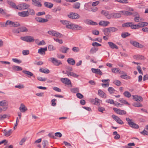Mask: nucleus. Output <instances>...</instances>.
<instances>
[{
	"instance_id": "obj_45",
	"label": "nucleus",
	"mask_w": 148,
	"mask_h": 148,
	"mask_svg": "<svg viewBox=\"0 0 148 148\" xmlns=\"http://www.w3.org/2000/svg\"><path fill=\"white\" fill-rule=\"evenodd\" d=\"M20 25V24L18 22H14L12 21L11 27H17Z\"/></svg>"
},
{
	"instance_id": "obj_35",
	"label": "nucleus",
	"mask_w": 148,
	"mask_h": 148,
	"mask_svg": "<svg viewBox=\"0 0 148 148\" xmlns=\"http://www.w3.org/2000/svg\"><path fill=\"white\" fill-rule=\"evenodd\" d=\"M138 23L140 26V28L146 26L148 25V23L147 22H142L140 23Z\"/></svg>"
},
{
	"instance_id": "obj_63",
	"label": "nucleus",
	"mask_w": 148,
	"mask_h": 148,
	"mask_svg": "<svg viewBox=\"0 0 148 148\" xmlns=\"http://www.w3.org/2000/svg\"><path fill=\"white\" fill-rule=\"evenodd\" d=\"M36 44L39 46L43 45L45 44V42L44 40H42L39 42H36Z\"/></svg>"
},
{
	"instance_id": "obj_54",
	"label": "nucleus",
	"mask_w": 148,
	"mask_h": 148,
	"mask_svg": "<svg viewBox=\"0 0 148 148\" xmlns=\"http://www.w3.org/2000/svg\"><path fill=\"white\" fill-rule=\"evenodd\" d=\"M119 101L122 103L129 105L130 104L125 100H124L123 99L121 98L119 99Z\"/></svg>"
},
{
	"instance_id": "obj_2",
	"label": "nucleus",
	"mask_w": 148,
	"mask_h": 148,
	"mask_svg": "<svg viewBox=\"0 0 148 148\" xmlns=\"http://www.w3.org/2000/svg\"><path fill=\"white\" fill-rule=\"evenodd\" d=\"M126 120L129 126L134 128H138V126L137 124L135 123L132 121V120L129 118H126Z\"/></svg>"
},
{
	"instance_id": "obj_13",
	"label": "nucleus",
	"mask_w": 148,
	"mask_h": 148,
	"mask_svg": "<svg viewBox=\"0 0 148 148\" xmlns=\"http://www.w3.org/2000/svg\"><path fill=\"white\" fill-rule=\"evenodd\" d=\"M35 20L38 22L41 23H46L48 20L46 19H45L40 17L35 18Z\"/></svg>"
},
{
	"instance_id": "obj_10",
	"label": "nucleus",
	"mask_w": 148,
	"mask_h": 148,
	"mask_svg": "<svg viewBox=\"0 0 148 148\" xmlns=\"http://www.w3.org/2000/svg\"><path fill=\"white\" fill-rule=\"evenodd\" d=\"M112 118L118 123L122 124L123 123L122 121L118 116L114 114L112 115Z\"/></svg>"
},
{
	"instance_id": "obj_58",
	"label": "nucleus",
	"mask_w": 148,
	"mask_h": 148,
	"mask_svg": "<svg viewBox=\"0 0 148 148\" xmlns=\"http://www.w3.org/2000/svg\"><path fill=\"white\" fill-rule=\"evenodd\" d=\"M71 91L73 93H75L77 92H79V90L78 88H75L71 89Z\"/></svg>"
},
{
	"instance_id": "obj_33",
	"label": "nucleus",
	"mask_w": 148,
	"mask_h": 148,
	"mask_svg": "<svg viewBox=\"0 0 148 148\" xmlns=\"http://www.w3.org/2000/svg\"><path fill=\"white\" fill-rule=\"evenodd\" d=\"M103 32L105 35L107 36L109 35V34L111 32L110 28L108 27L106 28L103 30Z\"/></svg>"
},
{
	"instance_id": "obj_32",
	"label": "nucleus",
	"mask_w": 148,
	"mask_h": 148,
	"mask_svg": "<svg viewBox=\"0 0 148 148\" xmlns=\"http://www.w3.org/2000/svg\"><path fill=\"white\" fill-rule=\"evenodd\" d=\"M12 68L15 71H21L22 70V68L18 66L13 65L12 66Z\"/></svg>"
},
{
	"instance_id": "obj_37",
	"label": "nucleus",
	"mask_w": 148,
	"mask_h": 148,
	"mask_svg": "<svg viewBox=\"0 0 148 148\" xmlns=\"http://www.w3.org/2000/svg\"><path fill=\"white\" fill-rule=\"evenodd\" d=\"M140 28L139 23L137 25H134L132 23V25H131V28L132 29H137Z\"/></svg>"
},
{
	"instance_id": "obj_46",
	"label": "nucleus",
	"mask_w": 148,
	"mask_h": 148,
	"mask_svg": "<svg viewBox=\"0 0 148 148\" xmlns=\"http://www.w3.org/2000/svg\"><path fill=\"white\" fill-rule=\"evenodd\" d=\"M108 90L110 94H112L114 93L115 91V90L112 87H109L108 88Z\"/></svg>"
},
{
	"instance_id": "obj_59",
	"label": "nucleus",
	"mask_w": 148,
	"mask_h": 148,
	"mask_svg": "<svg viewBox=\"0 0 148 148\" xmlns=\"http://www.w3.org/2000/svg\"><path fill=\"white\" fill-rule=\"evenodd\" d=\"M112 71L115 73H118L120 71V69L118 68H113L112 69Z\"/></svg>"
},
{
	"instance_id": "obj_53",
	"label": "nucleus",
	"mask_w": 148,
	"mask_h": 148,
	"mask_svg": "<svg viewBox=\"0 0 148 148\" xmlns=\"http://www.w3.org/2000/svg\"><path fill=\"white\" fill-rule=\"evenodd\" d=\"M110 32H116L118 30V29L117 28L112 27H110Z\"/></svg>"
},
{
	"instance_id": "obj_7",
	"label": "nucleus",
	"mask_w": 148,
	"mask_h": 148,
	"mask_svg": "<svg viewBox=\"0 0 148 148\" xmlns=\"http://www.w3.org/2000/svg\"><path fill=\"white\" fill-rule=\"evenodd\" d=\"M130 43L133 46L138 48H142L144 47V46L139 43L137 42L131 40L130 41Z\"/></svg>"
},
{
	"instance_id": "obj_22",
	"label": "nucleus",
	"mask_w": 148,
	"mask_h": 148,
	"mask_svg": "<svg viewBox=\"0 0 148 148\" xmlns=\"http://www.w3.org/2000/svg\"><path fill=\"white\" fill-rule=\"evenodd\" d=\"M108 44L109 47L112 49H118V47L115 44L112 42H108Z\"/></svg>"
},
{
	"instance_id": "obj_42",
	"label": "nucleus",
	"mask_w": 148,
	"mask_h": 148,
	"mask_svg": "<svg viewBox=\"0 0 148 148\" xmlns=\"http://www.w3.org/2000/svg\"><path fill=\"white\" fill-rule=\"evenodd\" d=\"M54 36H56L58 38H60L62 37L63 35L61 33L56 31L55 34V35H54Z\"/></svg>"
},
{
	"instance_id": "obj_41",
	"label": "nucleus",
	"mask_w": 148,
	"mask_h": 148,
	"mask_svg": "<svg viewBox=\"0 0 148 148\" xmlns=\"http://www.w3.org/2000/svg\"><path fill=\"white\" fill-rule=\"evenodd\" d=\"M120 77L121 78L124 79H130L131 78V77L129 76H128L126 74L123 75H121Z\"/></svg>"
},
{
	"instance_id": "obj_18",
	"label": "nucleus",
	"mask_w": 148,
	"mask_h": 148,
	"mask_svg": "<svg viewBox=\"0 0 148 148\" xmlns=\"http://www.w3.org/2000/svg\"><path fill=\"white\" fill-rule=\"evenodd\" d=\"M18 15L20 16L26 17L29 16L28 12L27 11H24L18 13Z\"/></svg>"
},
{
	"instance_id": "obj_27",
	"label": "nucleus",
	"mask_w": 148,
	"mask_h": 148,
	"mask_svg": "<svg viewBox=\"0 0 148 148\" xmlns=\"http://www.w3.org/2000/svg\"><path fill=\"white\" fill-rule=\"evenodd\" d=\"M23 72L24 74L27 75L29 77L34 76V74L30 71H27L23 70Z\"/></svg>"
},
{
	"instance_id": "obj_50",
	"label": "nucleus",
	"mask_w": 148,
	"mask_h": 148,
	"mask_svg": "<svg viewBox=\"0 0 148 148\" xmlns=\"http://www.w3.org/2000/svg\"><path fill=\"white\" fill-rule=\"evenodd\" d=\"M76 29L77 30H81L82 29V26L77 25H75L74 29Z\"/></svg>"
},
{
	"instance_id": "obj_30",
	"label": "nucleus",
	"mask_w": 148,
	"mask_h": 148,
	"mask_svg": "<svg viewBox=\"0 0 148 148\" xmlns=\"http://www.w3.org/2000/svg\"><path fill=\"white\" fill-rule=\"evenodd\" d=\"M133 58L136 60H143L145 59L143 56L138 55L134 56Z\"/></svg>"
},
{
	"instance_id": "obj_6",
	"label": "nucleus",
	"mask_w": 148,
	"mask_h": 148,
	"mask_svg": "<svg viewBox=\"0 0 148 148\" xmlns=\"http://www.w3.org/2000/svg\"><path fill=\"white\" fill-rule=\"evenodd\" d=\"M68 16L72 19H77L80 17V15L76 13L71 12L67 15Z\"/></svg>"
},
{
	"instance_id": "obj_57",
	"label": "nucleus",
	"mask_w": 148,
	"mask_h": 148,
	"mask_svg": "<svg viewBox=\"0 0 148 148\" xmlns=\"http://www.w3.org/2000/svg\"><path fill=\"white\" fill-rule=\"evenodd\" d=\"M60 22L63 25H66V26L70 23L69 21L66 20H60Z\"/></svg>"
},
{
	"instance_id": "obj_26",
	"label": "nucleus",
	"mask_w": 148,
	"mask_h": 148,
	"mask_svg": "<svg viewBox=\"0 0 148 148\" xmlns=\"http://www.w3.org/2000/svg\"><path fill=\"white\" fill-rule=\"evenodd\" d=\"M45 6L47 8L51 9L53 6V4L51 3L47 2H45L44 3Z\"/></svg>"
},
{
	"instance_id": "obj_28",
	"label": "nucleus",
	"mask_w": 148,
	"mask_h": 148,
	"mask_svg": "<svg viewBox=\"0 0 148 148\" xmlns=\"http://www.w3.org/2000/svg\"><path fill=\"white\" fill-rule=\"evenodd\" d=\"M69 49V48L68 47L63 46L60 48V51L63 53H66L67 51Z\"/></svg>"
},
{
	"instance_id": "obj_24",
	"label": "nucleus",
	"mask_w": 148,
	"mask_h": 148,
	"mask_svg": "<svg viewBox=\"0 0 148 148\" xmlns=\"http://www.w3.org/2000/svg\"><path fill=\"white\" fill-rule=\"evenodd\" d=\"M119 12L121 13V14L124 15L130 16L133 14L132 12L126 11H121Z\"/></svg>"
},
{
	"instance_id": "obj_34",
	"label": "nucleus",
	"mask_w": 148,
	"mask_h": 148,
	"mask_svg": "<svg viewBox=\"0 0 148 148\" xmlns=\"http://www.w3.org/2000/svg\"><path fill=\"white\" fill-rule=\"evenodd\" d=\"M12 130H10L8 131H6L5 130H4L3 133L5 136H9L12 133Z\"/></svg>"
},
{
	"instance_id": "obj_4",
	"label": "nucleus",
	"mask_w": 148,
	"mask_h": 148,
	"mask_svg": "<svg viewBox=\"0 0 148 148\" xmlns=\"http://www.w3.org/2000/svg\"><path fill=\"white\" fill-rule=\"evenodd\" d=\"M21 39L27 42H33L35 41L33 37L30 36L21 37Z\"/></svg>"
},
{
	"instance_id": "obj_48",
	"label": "nucleus",
	"mask_w": 148,
	"mask_h": 148,
	"mask_svg": "<svg viewBox=\"0 0 148 148\" xmlns=\"http://www.w3.org/2000/svg\"><path fill=\"white\" fill-rule=\"evenodd\" d=\"M115 2H118L123 3H128L127 0H114Z\"/></svg>"
},
{
	"instance_id": "obj_43",
	"label": "nucleus",
	"mask_w": 148,
	"mask_h": 148,
	"mask_svg": "<svg viewBox=\"0 0 148 148\" xmlns=\"http://www.w3.org/2000/svg\"><path fill=\"white\" fill-rule=\"evenodd\" d=\"M130 34L128 32H125L122 33L121 34V37L123 38H125L127 37L130 35Z\"/></svg>"
},
{
	"instance_id": "obj_1",
	"label": "nucleus",
	"mask_w": 148,
	"mask_h": 148,
	"mask_svg": "<svg viewBox=\"0 0 148 148\" xmlns=\"http://www.w3.org/2000/svg\"><path fill=\"white\" fill-rule=\"evenodd\" d=\"M49 60L51 61L54 65L56 66H58L62 64L60 60H57L55 58H51L49 59Z\"/></svg>"
},
{
	"instance_id": "obj_55",
	"label": "nucleus",
	"mask_w": 148,
	"mask_h": 148,
	"mask_svg": "<svg viewBox=\"0 0 148 148\" xmlns=\"http://www.w3.org/2000/svg\"><path fill=\"white\" fill-rule=\"evenodd\" d=\"M20 31L21 32H26L28 31L27 28L25 27H23L19 28Z\"/></svg>"
},
{
	"instance_id": "obj_20",
	"label": "nucleus",
	"mask_w": 148,
	"mask_h": 148,
	"mask_svg": "<svg viewBox=\"0 0 148 148\" xmlns=\"http://www.w3.org/2000/svg\"><path fill=\"white\" fill-rule=\"evenodd\" d=\"M98 93L99 96L102 98H106L107 97L106 94L101 90H98Z\"/></svg>"
},
{
	"instance_id": "obj_49",
	"label": "nucleus",
	"mask_w": 148,
	"mask_h": 148,
	"mask_svg": "<svg viewBox=\"0 0 148 148\" xmlns=\"http://www.w3.org/2000/svg\"><path fill=\"white\" fill-rule=\"evenodd\" d=\"M113 83L117 86H120L121 85V82L120 81L118 80H115L113 82Z\"/></svg>"
},
{
	"instance_id": "obj_47",
	"label": "nucleus",
	"mask_w": 148,
	"mask_h": 148,
	"mask_svg": "<svg viewBox=\"0 0 148 148\" xmlns=\"http://www.w3.org/2000/svg\"><path fill=\"white\" fill-rule=\"evenodd\" d=\"M123 95L125 96L128 98L130 97L131 96L130 93L127 91L123 93Z\"/></svg>"
},
{
	"instance_id": "obj_64",
	"label": "nucleus",
	"mask_w": 148,
	"mask_h": 148,
	"mask_svg": "<svg viewBox=\"0 0 148 148\" xmlns=\"http://www.w3.org/2000/svg\"><path fill=\"white\" fill-rule=\"evenodd\" d=\"M56 31L54 30H50L48 31L47 33L49 34L54 36Z\"/></svg>"
},
{
	"instance_id": "obj_62",
	"label": "nucleus",
	"mask_w": 148,
	"mask_h": 148,
	"mask_svg": "<svg viewBox=\"0 0 148 148\" xmlns=\"http://www.w3.org/2000/svg\"><path fill=\"white\" fill-rule=\"evenodd\" d=\"M88 22H89V24L90 25H95L98 24L96 22H94L92 20H89Z\"/></svg>"
},
{
	"instance_id": "obj_17",
	"label": "nucleus",
	"mask_w": 148,
	"mask_h": 148,
	"mask_svg": "<svg viewBox=\"0 0 148 148\" xmlns=\"http://www.w3.org/2000/svg\"><path fill=\"white\" fill-rule=\"evenodd\" d=\"M133 97V99L135 101H142L143 100V98L140 96H138L137 95H132Z\"/></svg>"
},
{
	"instance_id": "obj_8",
	"label": "nucleus",
	"mask_w": 148,
	"mask_h": 148,
	"mask_svg": "<svg viewBox=\"0 0 148 148\" xmlns=\"http://www.w3.org/2000/svg\"><path fill=\"white\" fill-rule=\"evenodd\" d=\"M101 13V14L104 15L107 19H110L111 18V14H110L109 12L105 10H102Z\"/></svg>"
},
{
	"instance_id": "obj_25",
	"label": "nucleus",
	"mask_w": 148,
	"mask_h": 148,
	"mask_svg": "<svg viewBox=\"0 0 148 148\" xmlns=\"http://www.w3.org/2000/svg\"><path fill=\"white\" fill-rule=\"evenodd\" d=\"M67 61L69 64L72 65H74L75 63V60L73 58H68Z\"/></svg>"
},
{
	"instance_id": "obj_52",
	"label": "nucleus",
	"mask_w": 148,
	"mask_h": 148,
	"mask_svg": "<svg viewBox=\"0 0 148 148\" xmlns=\"http://www.w3.org/2000/svg\"><path fill=\"white\" fill-rule=\"evenodd\" d=\"M140 20V21H142L143 20L142 18H140V16L135 17L134 19V21L137 22H139Z\"/></svg>"
},
{
	"instance_id": "obj_9",
	"label": "nucleus",
	"mask_w": 148,
	"mask_h": 148,
	"mask_svg": "<svg viewBox=\"0 0 148 148\" xmlns=\"http://www.w3.org/2000/svg\"><path fill=\"white\" fill-rule=\"evenodd\" d=\"M111 18H117L121 17V13L113 12L111 13Z\"/></svg>"
},
{
	"instance_id": "obj_36",
	"label": "nucleus",
	"mask_w": 148,
	"mask_h": 148,
	"mask_svg": "<svg viewBox=\"0 0 148 148\" xmlns=\"http://www.w3.org/2000/svg\"><path fill=\"white\" fill-rule=\"evenodd\" d=\"M98 49L97 47H93L90 49V53L91 54H93L96 52L98 51Z\"/></svg>"
},
{
	"instance_id": "obj_56",
	"label": "nucleus",
	"mask_w": 148,
	"mask_h": 148,
	"mask_svg": "<svg viewBox=\"0 0 148 148\" xmlns=\"http://www.w3.org/2000/svg\"><path fill=\"white\" fill-rule=\"evenodd\" d=\"M48 49L49 51H53L56 49V48L52 45H49L48 47Z\"/></svg>"
},
{
	"instance_id": "obj_5",
	"label": "nucleus",
	"mask_w": 148,
	"mask_h": 148,
	"mask_svg": "<svg viewBox=\"0 0 148 148\" xmlns=\"http://www.w3.org/2000/svg\"><path fill=\"white\" fill-rule=\"evenodd\" d=\"M8 102L6 100H3L0 101V106L4 107L3 109V111L6 110L8 108Z\"/></svg>"
},
{
	"instance_id": "obj_40",
	"label": "nucleus",
	"mask_w": 148,
	"mask_h": 148,
	"mask_svg": "<svg viewBox=\"0 0 148 148\" xmlns=\"http://www.w3.org/2000/svg\"><path fill=\"white\" fill-rule=\"evenodd\" d=\"M75 24H71L70 23V22L69 23V24L68 25H67V26H66V27L71 29H74Z\"/></svg>"
},
{
	"instance_id": "obj_29",
	"label": "nucleus",
	"mask_w": 148,
	"mask_h": 148,
	"mask_svg": "<svg viewBox=\"0 0 148 148\" xmlns=\"http://www.w3.org/2000/svg\"><path fill=\"white\" fill-rule=\"evenodd\" d=\"M7 3L10 6H12L14 8L17 9V6L15 3L12 1H10L9 0H7Z\"/></svg>"
},
{
	"instance_id": "obj_3",
	"label": "nucleus",
	"mask_w": 148,
	"mask_h": 148,
	"mask_svg": "<svg viewBox=\"0 0 148 148\" xmlns=\"http://www.w3.org/2000/svg\"><path fill=\"white\" fill-rule=\"evenodd\" d=\"M29 7L30 5L29 4L26 3H22L18 5L17 9L20 10H25L27 9Z\"/></svg>"
},
{
	"instance_id": "obj_31",
	"label": "nucleus",
	"mask_w": 148,
	"mask_h": 148,
	"mask_svg": "<svg viewBox=\"0 0 148 148\" xmlns=\"http://www.w3.org/2000/svg\"><path fill=\"white\" fill-rule=\"evenodd\" d=\"M132 25V22H127L123 24L122 25V26L125 27H131Z\"/></svg>"
},
{
	"instance_id": "obj_14",
	"label": "nucleus",
	"mask_w": 148,
	"mask_h": 148,
	"mask_svg": "<svg viewBox=\"0 0 148 148\" xmlns=\"http://www.w3.org/2000/svg\"><path fill=\"white\" fill-rule=\"evenodd\" d=\"M32 3L34 5L38 7H41L42 6V5L40 0H32Z\"/></svg>"
},
{
	"instance_id": "obj_23",
	"label": "nucleus",
	"mask_w": 148,
	"mask_h": 148,
	"mask_svg": "<svg viewBox=\"0 0 148 148\" xmlns=\"http://www.w3.org/2000/svg\"><path fill=\"white\" fill-rule=\"evenodd\" d=\"M110 23V22L108 21H100L99 24L100 25L102 26H106Z\"/></svg>"
},
{
	"instance_id": "obj_44",
	"label": "nucleus",
	"mask_w": 148,
	"mask_h": 148,
	"mask_svg": "<svg viewBox=\"0 0 148 148\" xmlns=\"http://www.w3.org/2000/svg\"><path fill=\"white\" fill-rule=\"evenodd\" d=\"M135 144L134 143H128L127 144V145H126L125 146V147H123V148H132V147H131V146H135Z\"/></svg>"
},
{
	"instance_id": "obj_39",
	"label": "nucleus",
	"mask_w": 148,
	"mask_h": 148,
	"mask_svg": "<svg viewBox=\"0 0 148 148\" xmlns=\"http://www.w3.org/2000/svg\"><path fill=\"white\" fill-rule=\"evenodd\" d=\"M80 6V4L79 2L74 3L73 5V7L75 9H79Z\"/></svg>"
},
{
	"instance_id": "obj_19",
	"label": "nucleus",
	"mask_w": 148,
	"mask_h": 148,
	"mask_svg": "<svg viewBox=\"0 0 148 148\" xmlns=\"http://www.w3.org/2000/svg\"><path fill=\"white\" fill-rule=\"evenodd\" d=\"M91 70L92 72L95 73L99 74L100 75H101L103 74L101 71L99 69L92 68Z\"/></svg>"
},
{
	"instance_id": "obj_16",
	"label": "nucleus",
	"mask_w": 148,
	"mask_h": 148,
	"mask_svg": "<svg viewBox=\"0 0 148 148\" xmlns=\"http://www.w3.org/2000/svg\"><path fill=\"white\" fill-rule=\"evenodd\" d=\"M19 110L21 112H25V111L27 110V108L23 103L21 104L19 108Z\"/></svg>"
},
{
	"instance_id": "obj_11",
	"label": "nucleus",
	"mask_w": 148,
	"mask_h": 148,
	"mask_svg": "<svg viewBox=\"0 0 148 148\" xmlns=\"http://www.w3.org/2000/svg\"><path fill=\"white\" fill-rule=\"evenodd\" d=\"M113 109L117 114L120 115L124 114H125L126 113L125 111L123 110L119 109L116 108H113Z\"/></svg>"
},
{
	"instance_id": "obj_61",
	"label": "nucleus",
	"mask_w": 148,
	"mask_h": 148,
	"mask_svg": "<svg viewBox=\"0 0 148 148\" xmlns=\"http://www.w3.org/2000/svg\"><path fill=\"white\" fill-rule=\"evenodd\" d=\"M53 39L56 42H58L60 44H62L63 43V42L62 40H60L58 38H53Z\"/></svg>"
},
{
	"instance_id": "obj_15",
	"label": "nucleus",
	"mask_w": 148,
	"mask_h": 148,
	"mask_svg": "<svg viewBox=\"0 0 148 148\" xmlns=\"http://www.w3.org/2000/svg\"><path fill=\"white\" fill-rule=\"evenodd\" d=\"M47 47L44 48H41L38 50V53L41 55H45V51H47Z\"/></svg>"
},
{
	"instance_id": "obj_51",
	"label": "nucleus",
	"mask_w": 148,
	"mask_h": 148,
	"mask_svg": "<svg viewBox=\"0 0 148 148\" xmlns=\"http://www.w3.org/2000/svg\"><path fill=\"white\" fill-rule=\"evenodd\" d=\"M27 11L28 12L29 15V14L34 15L35 14L34 11V10L33 9H29Z\"/></svg>"
},
{
	"instance_id": "obj_38",
	"label": "nucleus",
	"mask_w": 148,
	"mask_h": 148,
	"mask_svg": "<svg viewBox=\"0 0 148 148\" xmlns=\"http://www.w3.org/2000/svg\"><path fill=\"white\" fill-rule=\"evenodd\" d=\"M40 71L42 73H49V71L48 69H45L41 68L39 69Z\"/></svg>"
},
{
	"instance_id": "obj_21",
	"label": "nucleus",
	"mask_w": 148,
	"mask_h": 148,
	"mask_svg": "<svg viewBox=\"0 0 148 148\" xmlns=\"http://www.w3.org/2000/svg\"><path fill=\"white\" fill-rule=\"evenodd\" d=\"M67 75L69 77L72 76L74 77L77 78L79 76V75L71 71H68Z\"/></svg>"
},
{
	"instance_id": "obj_60",
	"label": "nucleus",
	"mask_w": 148,
	"mask_h": 148,
	"mask_svg": "<svg viewBox=\"0 0 148 148\" xmlns=\"http://www.w3.org/2000/svg\"><path fill=\"white\" fill-rule=\"evenodd\" d=\"M72 50L75 52H78L79 51V47H74L72 48Z\"/></svg>"
},
{
	"instance_id": "obj_12",
	"label": "nucleus",
	"mask_w": 148,
	"mask_h": 148,
	"mask_svg": "<svg viewBox=\"0 0 148 148\" xmlns=\"http://www.w3.org/2000/svg\"><path fill=\"white\" fill-rule=\"evenodd\" d=\"M61 81L63 83L69 85L71 84L70 80L66 78H62L61 79Z\"/></svg>"
}]
</instances>
